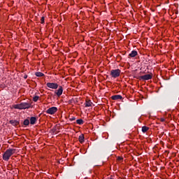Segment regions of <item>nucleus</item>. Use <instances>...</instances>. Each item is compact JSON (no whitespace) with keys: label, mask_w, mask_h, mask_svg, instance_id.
Segmentation results:
<instances>
[{"label":"nucleus","mask_w":179,"mask_h":179,"mask_svg":"<svg viewBox=\"0 0 179 179\" xmlns=\"http://www.w3.org/2000/svg\"><path fill=\"white\" fill-rule=\"evenodd\" d=\"M69 120H70V121H75V120H76V117H71Z\"/></svg>","instance_id":"412c9836"},{"label":"nucleus","mask_w":179,"mask_h":179,"mask_svg":"<svg viewBox=\"0 0 179 179\" xmlns=\"http://www.w3.org/2000/svg\"><path fill=\"white\" fill-rule=\"evenodd\" d=\"M112 100H122V96L121 95H113L111 96Z\"/></svg>","instance_id":"9d476101"},{"label":"nucleus","mask_w":179,"mask_h":179,"mask_svg":"<svg viewBox=\"0 0 179 179\" xmlns=\"http://www.w3.org/2000/svg\"><path fill=\"white\" fill-rule=\"evenodd\" d=\"M92 104H93V102L90 100H86L85 103V107H92Z\"/></svg>","instance_id":"f8f14e48"},{"label":"nucleus","mask_w":179,"mask_h":179,"mask_svg":"<svg viewBox=\"0 0 179 179\" xmlns=\"http://www.w3.org/2000/svg\"><path fill=\"white\" fill-rule=\"evenodd\" d=\"M64 92V88L62 86H59V89L55 91V94H57V97H60L62 95Z\"/></svg>","instance_id":"0eeeda50"},{"label":"nucleus","mask_w":179,"mask_h":179,"mask_svg":"<svg viewBox=\"0 0 179 179\" xmlns=\"http://www.w3.org/2000/svg\"><path fill=\"white\" fill-rule=\"evenodd\" d=\"M46 86L50 89H58V84L54 83H48Z\"/></svg>","instance_id":"423d86ee"},{"label":"nucleus","mask_w":179,"mask_h":179,"mask_svg":"<svg viewBox=\"0 0 179 179\" xmlns=\"http://www.w3.org/2000/svg\"><path fill=\"white\" fill-rule=\"evenodd\" d=\"M21 106V110H26V108H30V107H31V105L29 103H20Z\"/></svg>","instance_id":"39448f33"},{"label":"nucleus","mask_w":179,"mask_h":179,"mask_svg":"<svg viewBox=\"0 0 179 179\" xmlns=\"http://www.w3.org/2000/svg\"><path fill=\"white\" fill-rule=\"evenodd\" d=\"M41 23L42 24H43V23H44V17H41Z\"/></svg>","instance_id":"aec40b11"},{"label":"nucleus","mask_w":179,"mask_h":179,"mask_svg":"<svg viewBox=\"0 0 179 179\" xmlns=\"http://www.w3.org/2000/svg\"><path fill=\"white\" fill-rule=\"evenodd\" d=\"M9 123L11 124V125H13V127L19 125V122L17 120H10Z\"/></svg>","instance_id":"ddd939ff"},{"label":"nucleus","mask_w":179,"mask_h":179,"mask_svg":"<svg viewBox=\"0 0 179 179\" xmlns=\"http://www.w3.org/2000/svg\"><path fill=\"white\" fill-rule=\"evenodd\" d=\"M52 131L53 132V134H57V129H52Z\"/></svg>","instance_id":"4be33fe9"},{"label":"nucleus","mask_w":179,"mask_h":179,"mask_svg":"<svg viewBox=\"0 0 179 179\" xmlns=\"http://www.w3.org/2000/svg\"><path fill=\"white\" fill-rule=\"evenodd\" d=\"M78 139H79V142H80L81 143H83V142H85V136L83 134L80 135L78 137Z\"/></svg>","instance_id":"4468645a"},{"label":"nucleus","mask_w":179,"mask_h":179,"mask_svg":"<svg viewBox=\"0 0 179 179\" xmlns=\"http://www.w3.org/2000/svg\"><path fill=\"white\" fill-rule=\"evenodd\" d=\"M121 73V70L120 69H115V70H111L110 71V76H112V78H118V76H120Z\"/></svg>","instance_id":"7ed1b4c3"},{"label":"nucleus","mask_w":179,"mask_h":179,"mask_svg":"<svg viewBox=\"0 0 179 179\" xmlns=\"http://www.w3.org/2000/svg\"><path fill=\"white\" fill-rule=\"evenodd\" d=\"M148 131H149V127L146 126H143L142 127V132H143V134H145V132H148Z\"/></svg>","instance_id":"2eb2a0df"},{"label":"nucleus","mask_w":179,"mask_h":179,"mask_svg":"<svg viewBox=\"0 0 179 179\" xmlns=\"http://www.w3.org/2000/svg\"><path fill=\"white\" fill-rule=\"evenodd\" d=\"M138 55V52L136 50H132L131 53H129V57L131 58H135Z\"/></svg>","instance_id":"6e6552de"},{"label":"nucleus","mask_w":179,"mask_h":179,"mask_svg":"<svg viewBox=\"0 0 179 179\" xmlns=\"http://www.w3.org/2000/svg\"><path fill=\"white\" fill-rule=\"evenodd\" d=\"M76 123L78 124V125H83V120L82 119H78L76 120Z\"/></svg>","instance_id":"f3484780"},{"label":"nucleus","mask_w":179,"mask_h":179,"mask_svg":"<svg viewBox=\"0 0 179 179\" xmlns=\"http://www.w3.org/2000/svg\"><path fill=\"white\" fill-rule=\"evenodd\" d=\"M160 121H161V122H164L165 120H164V118L162 117V118L160 119Z\"/></svg>","instance_id":"5701e85b"},{"label":"nucleus","mask_w":179,"mask_h":179,"mask_svg":"<svg viewBox=\"0 0 179 179\" xmlns=\"http://www.w3.org/2000/svg\"><path fill=\"white\" fill-rule=\"evenodd\" d=\"M57 111H58V108L53 106L51 107L50 108H48L46 110L47 114H50V115H53V114H55V113H57Z\"/></svg>","instance_id":"20e7f679"},{"label":"nucleus","mask_w":179,"mask_h":179,"mask_svg":"<svg viewBox=\"0 0 179 179\" xmlns=\"http://www.w3.org/2000/svg\"><path fill=\"white\" fill-rule=\"evenodd\" d=\"M24 79H27V75L25 74V75L24 76Z\"/></svg>","instance_id":"b1692460"},{"label":"nucleus","mask_w":179,"mask_h":179,"mask_svg":"<svg viewBox=\"0 0 179 179\" xmlns=\"http://www.w3.org/2000/svg\"><path fill=\"white\" fill-rule=\"evenodd\" d=\"M16 153V149L14 148H9L6 150V152L3 155V159L5 162H8L9 159H10V156L15 155Z\"/></svg>","instance_id":"f257e3e1"},{"label":"nucleus","mask_w":179,"mask_h":179,"mask_svg":"<svg viewBox=\"0 0 179 179\" xmlns=\"http://www.w3.org/2000/svg\"><path fill=\"white\" fill-rule=\"evenodd\" d=\"M122 159V158L120 157V158H119V160H121Z\"/></svg>","instance_id":"393cba45"},{"label":"nucleus","mask_w":179,"mask_h":179,"mask_svg":"<svg viewBox=\"0 0 179 179\" xmlns=\"http://www.w3.org/2000/svg\"><path fill=\"white\" fill-rule=\"evenodd\" d=\"M110 179H113V178H110Z\"/></svg>","instance_id":"bb28decb"},{"label":"nucleus","mask_w":179,"mask_h":179,"mask_svg":"<svg viewBox=\"0 0 179 179\" xmlns=\"http://www.w3.org/2000/svg\"><path fill=\"white\" fill-rule=\"evenodd\" d=\"M36 76H38V78H41L43 76H44V73H41V72H36L35 73Z\"/></svg>","instance_id":"dca6fc26"},{"label":"nucleus","mask_w":179,"mask_h":179,"mask_svg":"<svg viewBox=\"0 0 179 179\" xmlns=\"http://www.w3.org/2000/svg\"><path fill=\"white\" fill-rule=\"evenodd\" d=\"M40 97L38 96H34L33 97V101H35V102H36V101H38V99H39Z\"/></svg>","instance_id":"6ab92c4d"},{"label":"nucleus","mask_w":179,"mask_h":179,"mask_svg":"<svg viewBox=\"0 0 179 179\" xmlns=\"http://www.w3.org/2000/svg\"><path fill=\"white\" fill-rule=\"evenodd\" d=\"M0 148H1V144H0Z\"/></svg>","instance_id":"a878e982"},{"label":"nucleus","mask_w":179,"mask_h":179,"mask_svg":"<svg viewBox=\"0 0 179 179\" xmlns=\"http://www.w3.org/2000/svg\"><path fill=\"white\" fill-rule=\"evenodd\" d=\"M14 108H16L17 110H22L20 103L15 105Z\"/></svg>","instance_id":"a211bd4d"},{"label":"nucleus","mask_w":179,"mask_h":179,"mask_svg":"<svg viewBox=\"0 0 179 179\" xmlns=\"http://www.w3.org/2000/svg\"><path fill=\"white\" fill-rule=\"evenodd\" d=\"M37 122V118L36 117H31L29 124L34 125Z\"/></svg>","instance_id":"1a4fd4ad"},{"label":"nucleus","mask_w":179,"mask_h":179,"mask_svg":"<svg viewBox=\"0 0 179 179\" xmlns=\"http://www.w3.org/2000/svg\"><path fill=\"white\" fill-rule=\"evenodd\" d=\"M152 78H153V74L150 73L139 76L138 78H137V79H138L139 80H150Z\"/></svg>","instance_id":"f03ea898"},{"label":"nucleus","mask_w":179,"mask_h":179,"mask_svg":"<svg viewBox=\"0 0 179 179\" xmlns=\"http://www.w3.org/2000/svg\"><path fill=\"white\" fill-rule=\"evenodd\" d=\"M30 125V120L29 119H25L22 122V127H29Z\"/></svg>","instance_id":"9b49d317"}]
</instances>
